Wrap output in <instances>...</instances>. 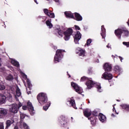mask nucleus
I'll return each instance as SVG.
<instances>
[{"mask_svg":"<svg viewBox=\"0 0 129 129\" xmlns=\"http://www.w3.org/2000/svg\"><path fill=\"white\" fill-rule=\"evenodd\" d=\"M11 63L16 67H19V66H20V63H19V62L17 61V60L15 59H12Z\"/></svg>","mask_w":129,"mask_h":129,"instance_id":"23","label":"nucleus"},{"mask_svg":"<svg viewBox=\"0 0 129 129\" xmlns=\"http://www.w3.org/2000/svg\"><path fill=\"white\" fill-rule=\"evenodd\" d=\"M121 106L122 107L123 109H126L127 111H129V105L124 104L123 105H121Z\"/></svg>","mask_w":129,"mask_h":129,"instance_id":"26","label":"nucleus"},{"mask_svg":"<svg viewBox=\"0 0 129 129\" xmlns=\"http://www.w3.org/2000/svg\"><path fill=\"white\" fill-rule=\"evenodd\" d=\"M75 18H74V19H75V20H76V21H80L82 20V16L79 15V14L76 13H75Z\"/></svg>","mask_w":129,"mask_h":129,"instance_id":"20","label":"nucleus"},{"mask_svg":"<svg viewBox=\"0 0 129 129\" xmlns=\"http://www.w3.org/2000/svg\"><path fill=\"white\" fill-rule=\"evenodd\" d=\"M58 34L60 37H63V32L60 30H58Z\"/></svg>","mask_w":129,"mask_h":129,"instance_id":"34","label":"nucleus"},{"mask_svg":"<svg viewBox=\"0 0 129 129\" xmlns=\"http://www.w3.org/2000/svg\"><path fill=\"white\" fill-rule=\"evenodd\" d=\"M87 80H88V82L86 84L89 89H91V88H92V87H93L94 85H96V88H97L98 91H99V92H101L102 91V90H101V87L100 86V84L99 83L95 84L91 80H89L85 77H83L81 79V81L82 82L86 81Z\"/></svg>","mask_w":129,"mask_h":129,"instance_id":"1","label":"nucleus"},{"mask_svg":"<svg viewBox=\"0 0 129 129\" xmlns=\"http://www.w3.org/2000/svg\"><path fill=\"white\" fill-rule=\"evenodd\" d=\"M26 82L29 87H31V86H32V84H31V82H30V80H29V79H27Z\"/></svg>","mask_w":129,"mask_h":129,"instance_id":"37","label":"nucleus"},{"mask_svg":"<svg viewBox=\"0 0 129 129\" xmlns=\"http://www.w3.org/2000/svg\"><path fill=\"white\" fill-rule=\"evenodd\" d=\"M5 89H6V86L0 84V90H4Z\"/></svg>","mask_w":129,"mask_h":129,"instance_id":"32","label":"nucleus"},{"mask_svg":"<svg viewBox=\"0 0 129 129\" xmlns=\"http://www.w3.org/2000/svg\"><path fill=\"white\" fill-rule=\"evenodd\" d=\"M71 118H72V119H73V117H71Z\"/></svg>","mask_w":129,"mask_h":129,"instance_id":"57","label":"nucleus"},{"mask_svg":"<svg viewBox=\"0 0 129 129\" xmlns=\"http://www.w3.org/2000/svg\"><path fill=\"white\" fill-rule=\"evenodd\" d=\"M84 114L86 117H88V119L91 120V123L93 124V125H95L96 120L95 119V117H93L92 118H89V116L91 115V111L88 109H87L84 111Z\"/></svg>","mask_w":129,"mask_h":129,"instance_id":"5","label":"nucleus"},{"mask_svg":"<svg viewBox=\"0 0 129 129\" xmlns=\"http://www.w3.org/2000/svg\"><path fill=\"white\" fill-rule=\"evenodd\" d=\"M103 67L105 71L108 72L111 71V70L112 69V67H111V64L109 63H105Z\"/></svg>","mask_w":129,"mask_h":129,"instance_id":"13","label":"nucleus"},{"mask_svg":"<svg viewBox=\"0 0 129 129\" xmlns=\"http://www.w3.org/2000/svg\"><path fill=\"white\" fill-rule=\"evenodd\" d=\"M21 129H29V126L25 122H21ZM14 129H18V126H16Z\"/></svg>","mask_w":129,"mask_h":129,"instance_id":"16","label":"nucleus"},{"mask_svg":"<svg viewBox=\"0 0 129 129\" xmlns=\"http://www.w3.org/2000/svg\"><path fill=\"white\" fill-rule=\"evenodd\" d=\"M112 57H113V58H115V56H113V55H112Z\"/></svg>","mask_w":129,"mask_h":129,"instance_id":"52","label":"nucleus"},{"mask_svg":"<svg viewBox=\"0 0 129 129\" xmlns=\"http://www.w3.org/2000/svg\"><path fill=\"white\" fill-rule=\"evenodd\" d=\"M113 106V111H114V106Z\"/></svg>","mask_w":129,"mask_h":129,"instance_id":"51","label":"nucleus"},{"mask_svg":"<svg viewBox=\"0 0 129 129\" xmlns=\"http://www.w3.org/2000/svg\"><path fill=\"white\" fill-rule=\"evenodd\" d=\"M25 116H26L24 113L20 112V118L21 119H24V118L25 117Z\"/></svg>","mask_w":129,"mask_h":129,"instance_id":"36","label":"nucleus"},{"mask_svg":"<svg viewBox=\"0 0 129 129\" xmlns=\"http://www.w3.org/2000/svg\"><path fill=\"white\" fill-rule=\"evenodd\" d=\"M6 78L7 80H9V81H12V80H14V76L11 74H9L6 76Z\"/></svg>","mask_w":129,"mask_h":129,"instance_id":"24","label":"nucleus"},{"mask_svg":"<svg viewBox=\"0 0 129 129\" xmlns=\"http://www.w3.org/2000/svg\"><path fill=\"white\" fill-rule=\"evenodd\" d=\"M91 42H92V41L91 40V39H88L87 40V43H86V45L87 46H89L90 45V44H91Z\"/></svg>","mask_w":129,"mask_h":129,"instance_id":"31","label":"nucleus"},{"mask_svg":"<svg viewBox=\"0 0 129 129\" xmlns=\"http://www.w3.org/2000/svg\"><path fill=\"white\" fill-rule=\"evenodd\" d=\"M6 98H8V99H12V94L9 93L8 95L6 96Z\"/></svg>","mask_w":129,"mask_h":129,"instance_id":"33","label":"nucleus"},{"mask_svg":"<svg viewBox=\"0 0 129 129\" xmlns=\"http://www.w3.org/2000/svg\"><path fill=\"white\" fill-rule=\"evenodd\" d=\"M117 101H119V100H117Z\"/></svg>","mask_w":129,"mask_h":129,"instance_id":"55","label":"nucleus"},{"mask_svg":"<svg viewBox=\"0 0 129 129\" xmlns=\"http://www.w3.org/2000/svg\"><path fill=\"white\" fill-rule=\"evenodd\" d=\"M24 85H26V83H25V82H24Z\"/></svg>","mask_w":129,"mask_h":129,"instance_id":"53","label":"nucleus"},{"mask_svg":"<svg viewBox=\"0 0 129 129\" xmlns=\"http://www.w3.org/2000/svg\"><path fill=\"white\" fill-rule=\"evenodd\" d=\"M46 24L47 26H48V27H49V28H52V27H53L52 23H51V21H50L49 20L46 21Z\"/></svg>","mask_w":129,"mask_h":129,"instance_id":"28","label":"nucleus"},{"mask_svg":"<svg viewBox=\"0 0 129 129\" xmlns=\"http://www.w3.org/2000/svg\"><path fill=\"white\" fill-rule=\"evenodd\" d=\"M13 122H14V121H12L10 120H8L6 122L7 127H8V126H10Z\"/></svg>","mask_w":129,"mask_h":129,"instance_id":"30","label":"nucleus"},{"mask_svg":"<svg viewBox=\"0 0 129 129\" xmlns=\"http://www.w3.org/2000/svg\"><path fill=\"white\" fill-rule=\"evenodd\" d=\"M118 57L119 58L121 62H122V60H123V58H122V57L119 56Z\"/></svg>","mask_w":129,"mask_h":129,"instance_id":"43","label":"nucleus"},{"mask_svg":"<svg viewBox=\"0 0 129 129\" xmlns=\"http://www.w3.org/2000/svg\"><path fill=\"white\" fill-rule=\"evenodd\" d=\"M101 35L102 37V39H104L105 38V28H104V26L103 25L101 26Z\"/></svg>","mask_w":129,"mask_h":129,"instance_id":"21","label":"nucleus"},{"mask_svg":"<svg viewBox=\"0 0 129 129\" xmlns=\"http://www.w3.org/2000/svg\"><path fill=\"white\" fill-rule=\"evenodd\" d=\"M111 116H112L113 117H114V114H111Z\"/></svg>","mask_w":129,"mask_h":129,"instance_id":"49","label":"nucleus"},{"mask_svg":"<svg viewBox=\"0 0 129 129\" xmlns=\"http://www.w3.org/2000/svg\"><path fill=\"white\" fill-rule=\"evenodd\" d=\"M43 12L46 16L49 17V18H52L53 19L55 18V14L52 13V11L48 10L47 9H45L43 10Z\"/></svg>","mask_w":129,"mask_h":129,"instance_id":"10","label":"nucleus"},{"mask_svg":"<svg viewBox=\"0 0 129 129\" xmlns=\"http://www.w3.org/2000/svg\"><path fill=\"white\" fill-rule=\"evenodd\" d=\"M64 15L67 18H71L72 19H74L73 14H72L71 12H64Z\"/></svg>","mask_w":129,"mask_h":129,"instance_id":"19","label":"nucleus"},{"mask_svg":"<svg viewBox=\"0 0 129 129\" xmlns=\"http://www.w3.org/2000/svg\"><path fill=\"white\" fill-rule=\"evenodd\" d=\"M68 102L70 105L71 106H73L75 109H77V107H76V106H75V100H74L73 98L69 99Z\"/></svg>","mask_w":129,"mask_h":129,"instance_id":"15","label":"nucleus"},{"mask_svg":"<svg viewBox=\"0 0 129 129\" xmlns=\"http://www.w3.org/2000/svg\"><path fill=\"white\" fill-rule=\"evenodd\" d=\"M2 66V63H0V67Z\"/></svg>","mask_w":129,"mask_h":129,"instance_id":"54","label":"nucleus"},{"mask_svg":"<svg viewBox=\"0 0 129 129\" xmlns=\"http://www.w3.org/2000/svg\"><path fill=\"white\" fill-rule=\"evenodd\" d=\"M2 60V59L0 58V61H1Z\"/></svg>","mask_w":129,"mask_h":129,"instance_id":"56","label":"nucleus"},{"mask_svg":"<svg viewBox=\"0 0 129 129\" xmlns=\"http://www.w3.org/2000/svg\"><path fill=\"white\" fill-rule=\"evenodd\" d=\"M92 114L93 115H94V116H96L97 115V112L96 111H93L92 112Z\"/></svg>","mask_w":129,"mask_h":129,"instance_id":"38","label":"nucleus"},{"mask_svg":"<svg viewBox=\"0 0 129 129\" xmlns=\"http://www.w3.org/2000/svg\"><path fill=\"white\" fill-rule=\"evenodd\" d=\"M8 110L7 109L0 108V116L1 117H4V116H6L7 114H8Z\"/></svg>","mask_w":129,"mask_h":129,"instance_id":"14","label":"nucleus"},{"mask_svg":"<svg viewBox=\"0 0 129 129\" xmlns=\"http://www.w3.org/2000/svg\"><path fill=\"white\" fill-rule=\"evenodd\" d=\"M78 51H79L78 53L79 56H82V57H84L85 56V50L80 48H77Z\"/></svg>","mask_w":129,"mask_h":129,"instance_id":"17","label":"nucleus"},{"mask_svg":"<svg viewBox=\"0 0 129 129\" xmlns=\"http://www.w3.org/2000/svg\"><path fill=\"white\" fill-rule=\"evenodd\" d=\"M15 98L16 100H19V99H18V98L17 97V96H15Z\"/></svg>","mask_w":129,"mask_h":129,"instance_id":"47","label":"nucleus"},{"mask_svg":"<svg viewBox=\"0 0 129 129\" xmlns=\"http://www.w3.org/2000/svg\"><path fill=\"white\" fill-rule=\"evenodd\" d=\"M22 108L23 110H27L28 107L27 106H23Z\"/></svg>","mask_w":129,"mask_h":129,"instance_id":"40","label":"nucleus"},{"mask_svg":"<svg viewBox=\"0 0 129 129\" xmlns=\"http://www.w3.org/2000/svg\"><path fill=\"white\" fill-rule=\"evenodd\" d=\"M23 78L24 79H27V75H25V74H23Z\"/></svg>","mask_w":129,"mask_h":129,"instance_id":"44","label":"nucleus"},{"mask_svg":"<svg viewBox=\"0 0 129 129\" xmlns=\"http://www.w3.org/2000/svg\"><path fill=\"white\" fill-rule=\"evenodd\" d=\"M74 41L76 44H79L78 41L81 39V34L79 31L77 32L75 36H74Z\"/></svg>","mask_w":129,"mask_h":129,"instance_id":"12","label":"nucleus"},{"mask_svg":"<svg viewBox=\"0 0 129 129\" xmlns=\"http://www.w3.org/2000/svg\"><path fill=\"white\" fill-rule=\"evenodd\" d=\"M102 78H104V79H106L107 80H110L112 79V75L107 72H105L103 74Z\"/></svg>","mask_w":129,"mask_h":129,"instance_id":"11","label":"nucleus"},{"mask_svg":"<svg viewBox=\"0 0 129 129\" xmlns=\"http://www.w3.org/2000/svg\"><path fill=\"white\" fill-rule=\"evenodd\" d=\"M22 103L19 102L18 105L16 103L10 106L9 111L11 113H17L20 107H22Z\"/></svg>","mask_w":129,"mask_h":129,"instance_id":"3","label":"nucleus"},{"mask_svg":"<svg viewBox=\"0 0 129 129\" xmlns=\"http://www.w3.org/2000/svg\"><path fill=\"white\" fill-rule=\"evenodd\" d=\"M37 99L39 103L41 105L45 104L48 101L47 95L43 93H41L37 96Z\"/></svg>","mask_w":129,"mask_h":129,"instance_id":"4","label":"nucleus"},{"mask_svg":"<svg viewBox=\"0 0 129 129\" xmlns=\"http://www.w3.org/2000/svg\"><path fill=\"white\" fill-rule=\"evenodd\" d=\"M34 2H35V3H36V4H37V5H38V3H37V0H34Z\"/></svg>","mask_w":129,"mask_h":129,"instance_id":"46","label":"nucleus"},{"mask_svg":"<svg viewBox=\"0 0 129 129\" xmlns=\"http://www.w3.org/2000/svg\"><path fill=\"white\" fill-rule=\"evenodd\" d=\"M114 71H116L117 72H120L121 71V68L118 66H116L114 68Z\"/></svg>","mask_w":129,"mask_h":129,"instance_id":"27","label":"nucleus"},{"mask_svg":"<svg viewBox=\"0 0 129 129\" xmlns=\"http://www.w3.org/2000/svg\"><path fill=\"white\" fill-rule=\"evenodd\" d=\"M107 48H108L109 49L110 48V50H111V45L109 44V43H108L107 46H106Z\"/></svg>","mask_w":129,"mask_h":129,"instance_id":"41","label":"nucleus"},{"mask_svg":"<svg viewBox=\"0 0 129 129\" xmlns=\"http://www.w3.org/2000/svg\"><path fill=\"white\" fill-rule=\"evenodd\" d=\"M115 34L119 39L122 37H128V31L125 28L118 29L115 30Z\"/></svg>","mask_w":129,"mask_h":129,"instance_id":"2","label":"nucleus"},{"mask_svg":"<svg viewBox=\"0 0 129 129\" xmlns=\"http://www.w3.org/2000/svg\"><path fill=\"white\" fill-rule=\"evenodd\" d=\"M0 129H4L3 123L0 124Z\"/></svg>","mask_w":129,"mask_h":129,"instance_id":"39","label":"nucleus"},{"mask_svg":"<svg viewBox=\"0 0 129 129\" xmlns=\"http://www.w3.org/2000/svg\"><path fill=\"white\" fill-rule=\"evenodd\" d=\"M64 52V50L61 49H57L56 52V54L54 56V62L55 63H58L60 62V60L63 58V54L62 53Z\"/></svg>","mask_w":129,"mask_h":129,"instance_id":"6","label":"nucleus"},{"mask_svg":"<svg viewBox=\"0 0 129 129\" xmlns=\"http://www.w3.org/2000/svg\"><path fill=\"white\" fill-rule=\"evenodd\" d=\"M50 105H51V102H49L47 103V106H43L44 110H47V109H48V108H49V107H50Z\"/></svg>","mask_w":129,"mask_h":129,"instance_id":"29","label":"nucleus"},{"mask_svg":"<svg viewBox=\"0 0 129 129\" xmlns=\"http://www.w3.org/2000/svg\"><path fill=\"white\" fill-rule=\"evenodd\" d=\"M16 95L18 97H20V96L22 95V93H21V90H20V88H19V87H17L16 89Z\"/></svg>","mask_w":129,"mask_h":129,"instance_id":"25","label":"nucleus"},{"mask_svg":"<svg viewBox=\"0 0 129 129\" xmlns=\"http://www.w3.org/2000/svg\"><path fill=\"white\" fill-rule=\"evenodd\" d=\"M54 49H55V50H56L57 49V47L56 46H54Z\"/></svg>","mask_w":129,"mask_h":129,"instance_id":"48","label":"nucleus"},{"mask_svg":"<svg viewBox=\"0 0 129 129\" xmlns=\"http://www.w3.org/2000/svg\"><path fill=\"white\" fill-rule=\"evenodd\" d=\"M68 75L69 76V78L71 77V76H70V75H69V74H68Z\"/></svg>","mask_w":129,"mask_h":129,"instance_id":"50","label":"nucleus"},{"mask_svg":"<svg viewBox=\"0 0 129 129\" xmlns=\"http://www.w3.org/2000/svg\"><path fill=\"white\" fill-rule=\"evenodd\" d=\"M122 44L126 46L127 48L129 47V42H123Z\"/></svg>","mask_w":129,"mask_h":129,"instance_id":"35","label":"nucleus"},{"mask_svg":"<svg viewBox=\"0 0 129 129\" xmlns=\"http://www.w3.org/2000/svg\"><path fill=\"white\" fill-rule=\"evenodd\" d=\"M75 27L76 30H80V28L79 27V26H78L77 25H75Z\"/></svg>","mask_w":129,"mask_h":129,"instance_id":"42","label":"nucleus"},{"mask_svg":"<svg viewBox=\"0 0 129 129\" xmlns=\"http://www.w3.org/2000/svg\"><path fill=\"white\" fill-rule=\"evenodd\" d=\"M72 33H73V31L72 29H69L64 32V39L65 41H68V40L70 39V36H71V35H72Z\"/></svg>","mask_w":129,"mask_h":129,"instance_id":"8","label":"nucleus"},{"mask_svg":"<svg viewBox=\"0 0 129 129\" xmlns=\"http://www.w3.org/2000/svg\"><path fill=\"white\" fill-rule=\"evenodd\" d=\"M47 1H50V0H47ZM54 2L56 3H59V0H54Z\"/></svg>","mask_w":129,"mask_h":129,"instance_id":"45","label":"nucleus"},{"mask_svg":"<svg viewBox=\"0 0 129 129\" xmlns=\"http://www.w3.org/2000/svg\"><path fill=\"white\" fill-rule=\"evenodd\" d=\"M99 119L101 121V122H104L106 120V117L102 113H100L99 115Z\"/></svg>","mask_w":129,"mask_h":129,"instance_id":"18","label":"nucleus"},{"mask_svg":"<svg viewBox=\"0 0 129 129\" xmlns=\"http://www.w3.org/2000/svg\"><path fill=\"white\" fill-rule=\"evenodd\" d=\"M71 85L72 87L74 88L76 92L79 93V94H81V95L84 96V94H83V89H82L81 87H79L78 84H76V83L74 82H72Z\"/></svg>","mask_w":129,"mask_h":129,"instance_id":"7","label":"nucleus"},{"mask_svg":"<svg viewBox=\"0 0 129 129\" xmlns=\"http://www.w3.org/2000/svg\"><path fill=\"white\" fill-rule=\"evenodd\" d=\"M6 99H7V97L3 95H0V104H3V103H5Z\"/></svg>","mask_w":129,"mask_h":129,"instance_id":"22","label":"nucleus"},{"mask_svg":"<svg viewBox=\"0 0 129 129\" xmlns=\"http://www.w3.org/2000/svg\"><path fill=\"white\" fill-rule=\"evenodd\" d=\"M27 106L29 111H30V114L31 115H34V114H35V109H34V107H33L32 103H31L30 101H28L27 103Z\"/></svg>","mask_w":129,"mask_h":129,"instance_id":"9","label":"nucleus"}]
</instances>
